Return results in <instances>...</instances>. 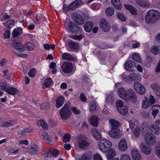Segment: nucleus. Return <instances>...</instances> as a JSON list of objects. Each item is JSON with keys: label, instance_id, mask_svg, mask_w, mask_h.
Masks as SVG:
<instances>
[{"label": "nucleus", "instance_id": "obj_47", "mask_svg": "<svg viewBox=\"0 0 160 160\" xmlns=\"http://www.w3.org/2000/svg\"><path fill=\"white\" fill-rule=\"evenodd\" d=\"M40 108L42 110H46L49 108V104L48 103H43L40 105Z\"/></svg>", "mask_w": 160, "mask_h": 160}, {"label": "nucleus", "instance_id": "obj_52", "mask_svg": "<svg viewBox=\"0 0 160 160\" xmlns=\"http://www.w3.org/2000/svg\"><path fill=\"white\" fill-rule=\"evenodd\" d=\"M117 16L118 19L122 21H125L126 20V17L122 13H118Z\"/></svg>", "mask_w": 160, "mask_h": 160}, {"label": "nucleus", "instance_id": "obj_4", "mask_svg": "<svg viewBox=\"0 0 160 160\" xmlns=\"http://www.w3.org/2000/svg\"><path fill=\"white\" fill-rule=\"evenodd\" d=\"M0 87L2 90L10 95H14L18 92L17 89L13 87H9L5 82L0 83Z\"/></svg>", "mask_w": 160, "mask_h": 160}, {"label": "nucleus", "instance_id": "obj_3", "mask_svg": "<svg viewBox=\"0 0 160 160\" xmlns=\"http://www.w3.org/2000/svg\"><path fill=\"white\" fill-rule=\"evenodd\" d=\"M112 146L111 142L107 140L104 139L100 141L98 147L100 151L104 153H107Z\"/></svg>", "mask_w": 160, "mask_h": 160}, {"label": "nucleus", "instance_id": "obj_59", "mask_svg": "<svg viewBox=\"0 0 160 160\" xmlns=\"http://www.w3.org/2000/svg\"><path fill=\"white\" fill-rule=\"evenodd\" d=\"M120 78L122 79V80L125 81H126L129 80L130 79L129 76H126L125 74L124 73L121 75L120 76Z\"/></svg>", "mask_w": 160, "mask_h": 160}, {"label": "nucleus", "instance_id": "obj_37", "mask_svg": "<svg viewBox=\"0 0 160 160\" xmlns=\"http://www.w3.org/2000/svg\"><path fill=\"white\" fill-rule=\"evenodd\" d=\"M79 147L81 148H87L89 145V143L85 141L81 140L78 142Z\"/></svg>", "mask_w": 160, "mask_h": 160}, {"label": "nucleus", "instance_id": "obj_45", "mask_svg": "<svg viewBox=\"0 0 160 160\" xmlns=\"http://www.w3.org/2000/svg\"><path fill=\"white\" fill-rule=\"evenodd\" d=\"M36 74V70L34 68L30 69L28 73V75L31 78H34Z\"/></svg>", "mask_w": 160, "mask_h": 160}, {"label": "nucleus", "instance_id": "obj_33", "mask_svg": "<svg viewBox=\"0 0 160 160\" xmlns=\"http://www.w3.org/2000/svg\"><path fill=\"white\" fill-rule=\"evenodd\" d=\"M39 149L38 146L36 144H33L31 146L30 149V152L32 155L36 154L38 153Z\"/></svg>", "mask_w": 160, "mask_h": 160}, {"label": "nucleus", "instance_id": "obj_58", "mask_svg": "<svg viewBox=\"0 0 160 160\" xmlns=\"http://www.w3.org/2000/svg\"><path fill=\"white\" fill-rule=\"evenodd\" d=\"M151 51L154 55H156L158 54V49L156 46H153L151 48Z\"/></svg>", "mask_w": 160, "mask_h": 160}, {"label": "nucleus", "instance_id": "obj_63", "mask_svg": "<svg viewBox=\"0 0 160 160\" xmlns=\"http://www.w3.org/2000/svg\"><path fill=\"white\" fill-rule=\"evenodd\" d=\"M10 31L9 30L6 31L4 34V36L5 38H8L10 37Z\"/></svg>", "mask_w": 160, "mask_h": 160}, {"label": "nucleus", "instance_id": "obj_61", "mask_svg": "<svg viewBox=\"0 0 160 160\" xmlns=\"http://www.w3.org/2000/svg\"><path fill=\"white\" fill-rule=\"evenodd\" d=\"M59 153V151L56 149H54L52 151V156H53L55 157H56L58 156Z\"/></svg>", "mask_w": 160, "mask_h": 160}, {"label": "nucleus", "instance_id": "obj_43", "mask_svg": "<svg viewBox=\"0 0 160 160\" xmlns=\"http://www.w3.org/2000/svg\"><path fill=\"white\" fill-rule=\"evenodd\" d=\"M132 58L134 61L139 63H141L142 62L140 56L138 53H134L132 56Z\"/></svg>", "mask_w": 160, "mask_h": 160}, {"label": "nucleus", "instance_id": "obj_27", "mask_svg": "<svg viewBox=\"0 0 160 160\" xmlns=\"http://www.w3.org/2000/svg\"><path fill=\"white\" fill-rule=\"evenodd\" d=\"M62 58L63 60L67 61H74L75 59V58L74 57L70 54L67 53H64L62 54Z\"/></svg>", "mask_w": 160, "mask_h": 160}, {"label": "nucleus", "instance_id": "obj_30", "mask_svg": "<svg viewBox=\"0 0 160 160\" xmlns=\"http://www.w3.org/2000/svg\"><path fill=\"white\" fill-rule=\"evenodd\" d=\"M130 128L131 129H132L134 128L138 127V122L134 119H132L129 122Z\"/></svg>", "mask_w": 160, "mask_h": 160}, {"label": "nucleus", "instance_id": "obj_14", "mask_svg": "<svg viewBox=\"0 0 160 160\" xmlns=\"http://www.w3.org/2000/svg\"><path fill=\"white\" fill-rule=\"evenodd\" d=\"M100 27L105 32L109 31L110 27L108 21L105 19H102L101 20Z\"/></svg>", "mask_w": 160, "mask_h": 160}, {"label": "nucleus", "instance_id": "obj_25", "mask_svg": "<svg viewBox=\"0 0 160 160\" xmlns=\"http://www.w3.org/2000/svg\"><path fill=\"white\" fill-rule=\"evenodd\" d=\"M65 98L63 96H61L58 98L56 101V107L59 108L63 104L65 101Z\"/></svg>", "mask_w": 160, "mask_h": 160}, {"label": "nucleus", "instance_id": "obj_34", "mask_svg": "<svg viewBox=\"0 0 160 160\" xmlns=\"http://www.w3.org/2000/svg\"><path fill=\"white\" fill-rule=\"evenodd\" d=\"M68 46L71 48L73 49H78L79 47L78 44L77 43L74 42L72 40L69 42Z\"/></svg>", "mask_w": 160, "mask_h": 160}, {"label": "nucleus", "instance_id": "obj_7", "mask_svg": "<svg viewBox=\"0 0 160 160\" xmlns=\"http://www.w3.org/2000/svg\"><path fill=\"white\" fill-rule=\"evenodd\" d=\"M61 68L63 72L69 73L72 71L73 67L72 63L69 62H65L62 63Z\"/></svg>", "mask_w": 160, "mask_h": 160}, {"label": "nucleus", "instance_id": "obj_20", "mask_svg": "<svg viewBox=\"0 0 160 160\" xmlns=\"http://www.w3.org/2000/svg\"><path fill=\"white\" fill-rule=\"evenodd\" d=\"M22 33V29L21 27H18L14 29L12 33L13 38H16L20 35Z\"/></svg>", "mask_w": 160, "mask_h": 160}, {"label": "nucleus", "instance_id": "obj_18", "mask_svg": "<svg viewBox=\"0 0 160 160\" xmlns=\"http://www.w3.org/2000/svg\"><path fill=\"white\" fill-rule=\"evenodd\" d=\"M131 152L132 157L133 160H141V156L137 150L133 149L132 150Z\"/></svg>", "mask_w": 160, "mask_h": 160}, {"label": "nucleus", "instance_id": "obj_31", "mask_svg": "<svg viewBox=\"0 0 160 160\" xmlns=\"http://www.w3.org/2000/svg\"><path fill=\"white\" fill-rule=\"evenodd\" d=\"M108 152L107 158L108 160H111L112 158L116 155V152L113 149H110Z\"/></svg>", "mask_w": 160, "mask_h": 160}, {"label": "nucleus", "instance_id": "obj_1", "mask_svg": "<svg viewBox=\"0 0 160 160\" xmlns=\"http://www.w3.org/2000/svg\"><path fill=\"white\" fill-rule=\"evenodd\" d=\"M160 17V12L156 10L148 11L145 16V21L147 23H152Z\"/></svg>", "mask_w": 160, "mask_h": 160}, {"label": "nucleus", "instance_id": "obj_17", "mask_svg": "<svg viewBox=\"0 0 160 160\" xmlns=\"http://www.w3.org/2000/svg\"><path fill=\"white\" fill-rule=\"evenodd\" d=\"M118 147L119 149L122 151L126 150L128 146L126 141L124 139H121L118 144Z\"/></svg>", "mask_w": 160, "mask_h": 160}, {"label": "nucleus", "instance_id": "obj_55", "mask_svg": "<svg viewBox=\"0 0 160 160\" xmlns=\"http://www.w3.org/2000/svg\"><path fill=\"white\" fill-rule=\"evenodd\" d=\"M34 45L31 43H28L25 46L27 50L29 51H32L34 48Z\"/></svg>", "mask_w": 160, "mask_h": 160}, {"label": "nucleus", "instance_id": "obj_54", "mask_svg": "<svg viewBox=\"0 0 160 160\" xmlns=\"http://www.w3.org/2000/svg\"><path fill=\"white\" fill-rule=\"evenodd\" d=\"M116 106L117 107V110L119 108H122V107H125L124 103L123 102L120 100H119L117 101L116 103Z\"/></svg>", "mask_w": 160, "mask_h": 160}, {"label": "nucleus", "instance_id": "obj_57", "mask_svg": "<svg viewBox=\"0 0 160 160\" xmlns=\"http://www.w3.org/2000/svg\"><path fill=\"white\" fill-rule=\"evenodd\" d=\"M73 3H74L75 5L76 8H78L82 4V0H76L73 2Z\"/></svg>", "mask_w": 160, "mask_h": 160}, {"label": "nucleus", "instance_id": "obj_12", "mask_svg": "<svg viewBox=\"0 0 160 160\" xmlns=\"http://www.w3.org/2000/svg\"><path fill=\"white\" fill-rule=\"evenodd\" d=\"M108 133L111 137L115 139L119 138L122 135V132L119 129L111 130Z\"/></svg>", "mask_w": 160, "mask_h": 160}, {"label": "nucleus", "instance_id": "obj_41", "mask_svg": "<svg viewBox=\"0 0 160 160\" xmlns=\"http://www.w3.org/2000/svg\"><path fill=\"white\" fill-rule=\"evenodd\" d=\"M114 10L113 8L109 7L105 11V13L106 15L111 16L114 13Z\"/></svg>", "mask_w": 160, "mask_h": 160}, {"label": "nucleus", "instance_id": "obj_15", "mask_svg": "<svg viewBox=\"0 0 160 160\" xmlns=\"http://www.w3.org/2000/svg\"><path fill=\"white\" fill-rule=\"evenodd\" d=\"M109 124L111 127V130L117 129L120 125V123L114 119H110L109 121Z\"/></svg>", "mask_w": 160, "mask_h": 160}, {"label": "nucleus", "instance_id": "obj_46", "mask_svg": "<svg viewBox=\"0 0 160 160\" xmlns=\"http://www.w3.org/2000/svg\"><path fill=\"white\" fill-rule=\"evenodd\" d=\"M70 135L68 133H66L63 136L62 138L63 141L64 142H67L70 141Z\"/></svg>", "mask_w": 160, "mask_h": 160}, {"label": "nucleus", "instance_id": "obj_23", "mask_svg": "<svg viewBox=\"0 0 160 160\" xmlns=\"http://www.w3.org/2000/svg\"><path fill=\"white\" fill-rule=\"evenodd\" d=\"M13 47L20 52H23L25 50V48L21 43L15 42L13 44Z\"/></svg>", "mask_w": 160, "mask_h": 160}, {"label": "nucleus", "instance_id": "obj_48", "mask_svg": "<svg viewBox=\"0 0 160 160\" xmlns=\"http://www.w3.org/2000/svg\"><path fill=\"white\" fill-rule=\"evenodd\" d=\"M84 28L85 30L87 32H90V22H86L84 26Z\"/></svg>", "mask_w": 160, "mask_h": 160}, {"label": "nucleus", "instance_id": "obj_26", "mask_svg": "<svg viewBox=\"0 0 160 160\" xmlns=\"http://www.w3.org/2000/svg\"><path fill=\"white\" fill-rule=\"evenodd\" d=\"M139 6L144 7H148L150 4L146 0H134Z\"/></svg>", "mask_w": 160, "mask_h": 160}, {"label": "nucleus", "instance_id": "obj_22", "mask_svg": "<svg viewBox=\"0 0 160 160\" xmlns=\"http://www.w3.org/2000/svg\"><path fill=\"white\" fill-rule=\"evenodd\" d=\"M99 119L96 115L91 117V125L94 127H97L99 123Z\"/></svg>", "mask_w": 160, "mask_h": 160}, {"label": "nucleus", "instance_id": "obj_11", "mask_svg": "<svg viewBox=\"0 0 160 160\" xmlns=\"http://www.w3.org/2000/svg\"><path fill=\"white\" fill-rule=\"evenodd\" d=\"M68 27L69 30L72 33L76 34L81 30L80 27L72 21L69 22Z\"/></svg>", "mask_w": 160, "mask_h": 160}, {"label": "nucleus", "instance_id": "obj_19", "mask_svg": "<svg viewBox=\"0 0 160 160\" xmlns=\"http://www.w3.org/2000/svg\"><path fill=\"white\" fill-rule=\"evenodd\" d=\"M142 151L146 155H149L151 151V148L149 146L142 144L140 146Z\"/></svg>", "mask_w": 160, "mask_h": 160}, {"label": "nucleus", "instance_id": "obj_21", "mask_svg": "<svg viewBox=\"0 0 160 160\" xmlns=\"http://www.w3.org/2000/svg\"><path fill=\"white\" fill-rule=\"evenodd\" d=\"M91 131L92 135L95 139L98 140H99L101 139L102 138L101 134L96 128L92 129Z\"/></svg>", "mask_w": 160, "mask_h": 160}, {"label": "nucleus", "instance_id": "obj_24", "mask_svg": "<svg viewBox=\"0 0 160 160\" xmlns=\"http://www.w3.org/2000/svg\"><path fill=\"white\" fill-rule=\"evenodd\" d=\"M151 131L156 135H159L160 133V128L156 124H152L150 126Z\"/></svg>", "mask_w": 160, "mask_h": 160}, {"label": "nucleus", "instance_id": "obj_35", "mask_svg": "<svg viewBox=\"0 0 160 160\" xmlns=\"http://www.w3.org/2000/svg\"><path fill=\"white\" fill-rule=\"evenodd\" d=\"M4 26L6 28L10 29L14 25V21L13 20H9L3 23Z\"/></svg>", "mask_w": 160, "mask_h": 160}, {"label": "nucleus", "instance_id": "obj_42", "mask_svg": "<svg viewBox=\"0 0 160 160\" xmlns=\"http://www.w3.org/2000/svg\"><path fill=\"white\" fill-rule=\"evenodd\" d=\"M125 6L126 8L132 14L135 15L136 14V10L133 6L129 5H125Z\"/></svg>", "mask_w": 160, "mask_h": 160}, {"label": "nucleus", "instance_id": "obj_10", "mask_svg": "<svg viewBox=\"0 0 160 160\" xmlns=\"http://www.w3.org/2000/svg\"><path fill=\"white\" fill-rule=\"evenodd\" d=\"M133 87L135 90L138 94H143L146 92L144 87L140 83L135 82L133 84Z\"/></svg>", "mask_w": 160, "mask_h": 160}, {"label": "nucleus", "instance_id": "obj_38", "mask_svg": "<svg viewBox=\"0 0 160 160\" xmlns=\"http://www.w3.org/2000/svg\"><path fill=\"white\" fill-rule=\"evenodd\" d=\"M90 153L89 152H85L80 158L76 160H90Z\"/></svg>", "mask_w": 160, "mask_h": 160}, {"label": "nucleus", "instance_id": "obj_62", "mask_svg": "<svg viewBox=\"0 0 160 160\" xmlns=\"http://www.w3.org/2000/svg\"><path fill=\"white\" fill-rule=\"evenodd\" d=\"M71 110L73 112V113L76 114H79L81 112V111L77 109V108L75 107H72L71 108Z\"/></svg>", "mask_w": 160, "mask_h": 160}, {"label": "nucleus", "instance_id": "obj_51", "mask_svg": "<svg viewBox=\"0 0 160 160\" xmlns=\"http://www.w3.org/2000/svg\"><path fill=\"white\" fill-rule=\"evenodd\" d=\"M98 104L95 101L92 102L91 103V111H95L97 107Z\"/></svg>", "mask_w": 160, "mask_h": 160}, {"label": "nucleus", "instance_id": "obj_49", "mask_svg": "<svg viewBox=\"0 0 160 160\" xmlns=\"http://www.w3.org/2000/svg\"><path fill=\"white\" fill-rule=\"evenodd\" d=\"M120 160H131L130 156L127 154H123L121 155Z\"/></svg>", "mask_w": 160, "mask_h": 160}, {"label": "nucleus", "instance_id": "obj_36", "mask_svg": "<svg viewBox=\"0 0 160 160\" xmlns=\"http://www.w3.org/2000/svg\"><path fill=\"white\" fill-rule=\"evenodd\" d=\"M135 66V63L132 61H128L126 62L125 65V68L128 71H129V68H134Z\"/></svg>", "mask_w": 160, "mask_h": 160}, {"label": "nucleus", "instance_id": "obj_53", "mask_svg": "<svg viewBox=\"0 0 160 160\" xmlns=\"http://www.w3.org/2000/svg\"><path fill=\"white\" fill-rule=\"evenodd\" d=\"M70 37L75 40H80L82 38V36L80 35L79 36L77 35H71L69 36Z\"/></svg>", "mask_w": 160, "mask_h": 160}, {"label": "nucleus", "instance_id": "obj_8", "mask_svg": "<svg viewBox=\"0 0 160 160\" xmlns=\"http://www.w3.org/2000/svg\"><path fill=\"white\" fill-rule=\"evenodd\" d=\"M71 17L73 21L78 25L82 24L84 22V19L78 13H72L71 14Z\"/></svg>", "mask_w": 160, "mask_h": 160}, {"label": "nucleus", "instance_id": "obj_39", "mask_svg": "<svg viewBox=\"0 0 160 160\" xmlns=\"http://www.w3.org/2000/svg\"><path fill=\"white\" fill-rule=\"evenodd\" d=\"M118 110L120 113L123 115L127 114L128 112V109L126 106L122 107V108H119Z\"/></svg>", "mask_w": 160, "mask_h": 160}, {"label": "nucleus", "instance_id": "obj_29", "mask_svg": "<svg viewBox=\"0 0 160 160\" xmlns=\"http://www.w3.org/2000/svg\"><path fill=\"white\" fill-rule=\"evenodd\" d=\"M111 2L113 5L117 9H121L122 6L119 0H111Z\"/></svg>", "mask_w": 160, "mask_h": 160}, {"label": "nucleus", "instance_id": "obj_64", "mask_svg": "<svg viewBox=\"0 0 160 160\" xmlns=\"http://www.w3.org/2000/svg\"><path fill=\"white\" fill-rule=\"evenodd\" d=\"M155 152L157 156L160 158V145L157 148Z\"/></svg>", "mask_w": 160, "mask_h": 160}, {"label": "nucleus", "instance_id": "obj_28", "mask_svg": "<svg viewBox=\"0 0 160 160\" xmlns=\"http://www.w3.org/2000/svg\"><path fill=\"white\" fill-rule=\"evenodd\" d=\"M129 77L130 79L135 81L139 80L142 79L141 76L137 73H132L129 75Z\"/></svg>", "mask_w": 160, "mask_h": 160}, {"label": "nucleus", "instance_id": "obj_44", "mask_svg": "<svg viewBox=\"0 0 160 160\" xmlns=\"http://www.w3.org/2000/svg\"><path fill=\"white\" fill-rule=\"evenodd\" d=\"M38 123L42 128L44 129H48V124L44 120L41 119L38 121Z\"/></svg>", "mask_w": 160, "mask_h": 160}, {"label": "nucleus", "instance_id": "obj_50", "mask_svg": "<svg viewBox=\"0 0 160 160\" xmlns=\"http://www.w3.org/2000/svg\"><path fill=\"white\" fill-rule=\"evenodd\" d=\"M133 134L135 137H138L140 134V128L139 127H137L134 128Z\"/></svg>", "mask_w": 160, "mask_h": 160}, {"label": "nucleus", "instance_id": "obj_9", "mask_svg": "<svg viewBox=\"0 0 160 160\" xmlns=\"http://www.w3.org/2000/svg\"><path fill=\"white\" fill-rule=\"evenodd\" d=\"M128 94L125 101L127 102L131 101L134 103L137 102V97L133 90L129 89H128Z\"/></svg>", "mask_w": 160, "mask_h": 160}, {"label": "nucleus", "instance_id": "obj_13", "mask_svg": "<svg viewBox=\"0 0 160 160\" xmlns=\"http://www.w3.org/2000/svg\"><path fill=\"white\" fill-rule=\"evenodd\" d=\"M128 89L126 90L123 87L120 88L118 90V94L120 97L125 101L128 94Z\"/></svg>", "mask_w": 160, "mask_h": 160}, {"label": "nucleus", "instance_id": "obj_6", "mask_svg": "<svg viewBox=\"0 0 160 160\" xmlns=\"http://www.w3.org/2000/svg\"><path fill=\"white\" fill-rule=\"evenodd\" d=\"M144 140L146 143L149 146L154 145L156 142L155 136L152 133H148L145 134Z\"/></svg>", "mask_w": 160, "mask_h": 160}, {"label": "nucleus", "instance_id": "obj_60", "mask_svg": "<svg viewBox=\"0 0 160 160\" xmlns=\"http://www.w3.org/2000/svg\"><path fill=\"white\" fill-rule=\"evenodd\" d=\"M93 160H102V159L100 154H96L93 156Z\"/></svg>", "mask_w": 160, "mask_h": 160}, {"label": "nucleus", "instance_id": "obj_16", "mask_svg": "<svg viewBox=\"0 0 160 160\" xmlns=\"http://www.w3.org/2000/svg\"><path fill=\"white\" fill-rule=\"evenodd\" d=\"M41 138L43 141L49 144L52 143V139L48 133H43L41 136Z\"/></svg>", "mask_w": 160, "mask_h": 160}, {"label": "nucleus", "instance_id": "obj_5", "mask_svg": "<svg viewBox=\"0 0 160 160\" xmlns=\"http://www.w3.org/2000/svg\"><path fill=\"white\" fill-rule=\"evenodd\" d=\"M155 102L154 98L152 95H150L149 100L146 97L142 102V107L143 108H148L151 105L154 104Z\"/></svg>", "mask_w": 160, "mask_h": 160}, {"label": "nucleus", "instance_id": "obj_2", "mask_svg": "<svg viewBox=\"0 0 160 160\" xmlns=\"http://www.w3.org/2000/svg\"><path fill=\"white\" fill-rule=\"evenodd\" d=\"M59 113L61 118L63 120L69 118L71 115L70 107V102L65 103L64 106L60 110Z\"/></svg>", "mask_w": 160, "mask_h": 160}, {"label": "nucleus", "instance_id": "obj_32", "mask_svg": "<svg viewBox=\"0 0 160 160\" xmlns=\"http://www.w3.org/2000/svg\"><path fill=\"white\" fill-rule=\"evenodd\" d=\"M33 129L31 127H27L25 128L22 131L21 133V135L22 137L26 136L28 133H30L32 132Z\"/></svg>", "mask_w": 160, "mask_h": 160}, {"label": "nucleus", "instance_id": "obj_40", "mask_svg": "<svg viewBox=\"0 0 160 160\" xmlns=\"http://www.w3.org/2000/svg\"><path fill=\"white\" fill-rule=\"evenodd\" d=\"M52 82V81L50 78H48L45 80L43 85V88H46L49 87Z\"/></svg>", "mask_w": 160, "mask_h": 160}, {"label": "nucleus", "instance_id": "obj_56", "mask_svg": "<svg viewBox=\"0 0 160 160\" xmlns=\"http://www.w3.org/2000/svg\"><path fill=\"white\" fill-rule=\"evenodd\" d=\"M52 156V151L48 150L44 152L43 154V157L45 158L51 157Z\"/></svg>", "mask_w": 160, "mask_h": 160}]
</instances>
